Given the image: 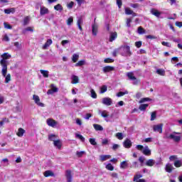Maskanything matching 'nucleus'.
<instances>
[{
	"label": "nucleus",
	"instance_id": "nucleus-12",
	"mask_svg": "<svg viewBox=\"0 0 182 182\" xmlns=\"http://www.w3.org/2000/svg\"><path fill=\"white\" fill-rule=\"evenodd\" d=\"M65 177L67 178V182H72V171L70 170H67L65 171Z\"/></svg>",
	"mask_w": 182,
	"mask_h": 182
},
{
	"label": "nucleus",
	"instance_id": "nucleus-18",
	"mask_svg": "<svg viewBox=\"0 0 182 182\" xmlns=\"http://www.w3.org/2000/svg\"><path fill=\"white\" fill-rule=\"evenodd\" d=\"M53 43V41H52V39H48L46 43L43 46V49H48Z\"/></svg>",
	"mask_w": 182,
	"mask_h": 182
},
{
	"label": "nucleus",
	"instance_id": "nucleus-10",
	"mask_svg": "<svg viewBox=\"0 0 182 182\" xmlns=\"http://www.w3.org/2000/svg\"><path fill=\"white\" fill-rule=\"evenodd\" d=\"M48 14H49V9L43 6H41L40 8V14L41 16H43V15H48Z\"/></svg>",
	"mask_w": 182,
	"mask_h": 182
},
{
	"label": "nucleus",
	"instance_id": "nucleus-11",
	"mask_svg": "<svg viewBox=\"0 0 182 182\" xmlns=\"http://www.w3.org/2000/svg\"><path fill=\"white\" fill-rule=\"evenodd\" d=\"M102 70H103L104 73H109V72H113V70H114V67L107 65V66L104 67L102 68Z\"/></svg>",
	"mask_w": 182,
	"mask_h": 182
},
{
	"label": "nucleus",
	"instance_id": "nucleus-24",
	"mask_svg": "<svg viewBox=\"0 0 182 182\" xmlns=\"http://www.w3.org/2000/svg\"><path fill=\"white\" fill-rule=\"evenodd\" d=\"M112 156L110 155H101L100 156V161H106V160H109Z\"/></svg>",
	"mask_w": 182,
	"mask_h": 182
},
{
	"label": "nucleus",
	"instance_id": "nucleus-46",
	"mask_svg": "<svg viewBox=\"0 0 182 182\" xmlns=\"http://www.w3.org/2000/svg\"><path fill=\"white\" fill-rule=\"evenodd\" d=\"M156 117H157V114H156V112H153L151 114V122L156 120Z\"/></svg>",
	"mask_w": 182,
	"mask_h": 182
},
{
	"label": "nucleus",
	"instance_id": "nucleus-22",
	"mask_svg": "<svg viewBox=\"0 0 182 182\" xmlns=\"http://www.w3.org/2000/svg\"><path fill=\"white\" fill-rule=\"evenodd\" d=\"M82 23H83V18L82 17H79L77 21V25L80 31H82V26H80Z\"/></svg>",
	"mask_w": 182,
	"mask_h": 182
},
{
	"label": "nucleus",
	"instance_id": "nucleus-20",
	"mask_svg": "<svg viewBox=\"0 0 182 182\" xmlns=\"http://www.w3.org/2000/svg\"><path fill=\"white\" fill-rule=\"evenodd\" d=\"M71 80H72L71 83L73 85H76V83L79 82V77H77V75H73L71 76Z\"/></svg>",
	"mask_w": 182,
	"mask_h": 182
},
{
	"label": "nucleus",
	"instance_id": "nucleus-16",
	"mask_svg": "<svg viewBox=\"0 0 182 182\" xmlns=\"http://www.w3.org/2000/svg\"><path fill=\"white\" fill-rule=\"evenodd\" d=\"M132 141L129 139H127L123 143L124 147H125V149H130V147H132Z\"/></svg>",
	"mask_w": 182,
	"mask_h": 182
},
{
	"label": "nucleus",
	"instance_id": "nucleus-19",
	"mask_svg": "<svg viewBox=\"0 0 182 182\" xmlns=\"http://www.w3.org/2000/svg\"><path fill=\"white\" fill-rule=\"evenodd\" d=\"M53 144L55 147H57V149H58L59 150L62 149V141L60 139L54 141Z\"/></svg>",
	"mask_w": 182,
	"mask_h": 182
},
{
	"label": "nucleus",
	"instance_id": "nucleus-43",
	"mask_svg": "<svg viewBox=\"0 0 182 182\" xmlns=\"http://www.w3.org/2000/svg\"><path fill=\"white\" fill-rule=\"evenodd\" d=\"M76 139H79L81 141H85V137L83 136L80 135V134L76 133L75 134Z\"/></svg>",
	"mask_w": 182,
	"mask_h": 182
},
{
	"label": "nucleus",
	"instance_id": "nucleus-51",
	"mask_svg": "<svg viewBox=\"0 0 182 182\" xmlns=\"http://www.w3.org/2000/svg\"><path fill=\"white\" fill-rule=\"evenodd\" d=\"M116 136L117 137V139H119V140H123V134L121 132H118L116 134Z\"/></svg>",
	"mask_w": 182,
	"mask_h": 182
},
{
	"label": "nucleus",
	"instance_id": "nucleus-41",
	"mask_svg": "<svg viewBox=\"0 0 182 182\" xmlns=\"http://www.w3.org/2000/svg\"><path fill=\"white\" fill-rule=\"evenodd\" d=\"M129 166L127 161H124L120 164V168H125Z\"/></svg>",
	"mask_w": 182,
	"mask_h": 182
},
{
	"label": "nucleus",
	"instance_id": "nucleus-2",
	"mask_svg": "<svg viewBox=\"0 0 182 182\" xmlns=\"http://www.w3.org/2000/svg\"><path fill=\"white\" fill-rule=\"evenodd\" d=\"M178 134H180V133L173 132L168 136V139H171V140H173V141L178 143V141L181 140V136H178Z\"/></svg>",
	"mask_w": 182,
	"mask_h": 182
},
{
	"label": "nucleus",
	"instance_id": "nucleus-7",
	"mask_svg": "<svg viewBox=\"0 0 182 182\" xmlns=\"http://www.w3.org/2000/svg\"><path fill=\"white\" fill-rule=\"evenodd\" d=\"M102 105H105V106H112L113 101L111 98L106 97L102 98Z\"/></svg>",
	"mask_w": 182,
	"mask_h": 182
},
{
	"label": "nucleus",
	"instance_id": "nucleus-61",
	"mask_svg": "<svg viewBox=\"0 0 182 182\" xmlns=\"http://www.w3.org/2000/svg\"><path fill=\"white\" fill-rule=\"evenodd\" d=\"M3 41H4L5 42H9L10 39L9 37L8 36V34H5L3 36Z\"/></svg>",
	"mask_w": 182,
	"mask_h": 182
},
{
	"label": "nucleus",
	"instance_id": "nucleus-14",
	"mask_svg": "<svg viewBox=\"0 0 182 182\" xmlns=\"http://www.w3.org/2000/svg\"><path fill=\"white\" fill-rule=\"evenodd\" d=\"M142 153L144 156H151V150L147 146L144 147Z\"/></svg>",
	"mask_w": 182,
	"mask_h": 182
},
{
	"label": "nucleus",
	"instance_id": "nucleus-17",
	"mask_svg": "<svg viewBox=\"0 0 182 182\" xmlns=\"http://www.w3.org/2000/svg\"><path fill=\"white\" fill-rule=\"evenodd\" d=\"M154 164H156V161H154V159H148L145 162V166H147L148 167H153Z\"/></svg>",
	"mask_w": 182,
	"mask_h": 182
},
{
	"label": "nucleus",
	"instance_id": "nucleus-26",
	"mask_svg": "<svg viewBox=\"0 0 182 182\" xmlns=\"http://www.w3.org/2000/svg\"><path fill=\"white\" fill-rule=\"evenodd\" d=\"M99 113L101 114L102 117H109V112L107 110L99 111Z\"/></svg>",
	"mask_w": 182,
	"mask_h": 182
},
{
	"label": "nucleus",
	"instance_id": "nucleus-39",
	"mask_svg": "<svg viewBox=\"0 0 182 182\" xmlns=\"http://www.w3.org/2000/svg\"><path fill=\"white\" fill-rule=\"evenodd\" d=\"M72 60L74 63H76V61L79 60V54H73Z\"/></svg>",
	"mask_w": 182,
	"mask_h": 182
},
{
	"label": "nucleus",
	"instance_id": "nucleus-49",
	"mask_svg": "<svg viewBox=\"0 0 182 182\" xmlns=\"http://www.w3.org/2000/svg\"><path fill=\"white\" fill-rule=\"evenodd\" d=\"M125 14H126V15H132V14H133V11L131 10L130 9H129V8H126L125 9Z\"/></svg>",
	"mask_w": 182,
	"mask_h": 182
},
{
	"label": "nucleus",
	"instance_id": "nucleus-48",
	"mask_svg": "<svg viewBox=\"0 0 182 182\" xmlns=\"http://www.w3.org/2000/svg\"><path fill=\"white\" fill-rule=\"evenodd\" d=\"M4 26L5 29H12V26H11V24L6 23V22L4 23Z\"/></svg>",
	"mask_w": 182,
	"mask_h": 182
},
{
	"label": "nucleus",
	"instance_id": "nucleus-6",
	"mask_svg": "<svg viewBox=\"0 0 182 182\" xmlns=\"http://www.w3.org/2000/svg\"><path fill=\"white\" fill-rule=\"evenodd\" d=\"M46 123L48 124V126H49L50 127H56V126H58V122L55 121V119H48L46 120Z\"/></svg>",
	"mask_w": 182,
	"mask_h": 182
},
{
	"label": "nucleus",
	"instance_id": "nucleus-53",
	"mask_svg": "<svg viewBox=\"0 0 182 182\" xmlns=\"http://www.w3.org/2000/svg\"><path fill=\"white\" fill-rule=\"evenodd\" d=\"M161 44L163 45V46H166V48H171V44L168 42L163 41Z\"/></svg>",
	"mask_w": 182,
	"mask_h": 182
},
{
	"label": "nucleus",
	"instance_id": "nucleus-58",
	"mask_svg": "<svg viewBox=\"0 0 182 182\" xmlns=\"http://www.w3.org/2000/svg\"><path fill=\"white\" fill-rule=\"evenodd\" d=\"M175 167H181V161H176L174 162Z\"/></svg>",
	"mask_w": 182,
	"mask_h": 182
},
{
	"label": "nucleus",
	"instance_id": "nucleus-25",
	"mask_svg": "<svg viewBox=\"0 0 182 182\" xmlns=\"http://www.w3.org/2000/svg\"><path fill=\"white\" fill-rule=\"evenodd\" d=\"M173 165L168 164L166 166L165 170L167 173H171L173 171Z\"/></svg>",
	"mask_w": 182,
	"mask_h": 182
},
{
	"label": "nucleus",
	"instance_id": "nucleus-56",
	"mask_svg": "<svg viewBox=\"0 0 182 182\" xmlns=\"http://www.w3.org/2000/svg\"><path fill=\"white\" fill-rule=\"evenodd\" d=\"M105 63H112V62H114V60L111 58H105L104 60Z\"/></svg>",
	"mask_w": 182,
	"mask_h": 182
},
{
	"label": "nucleus",
	"instance_id": "nucleus-36",
	"mask_svg": "<svg viewBox=\"0 0 182 182\" xmlns=\"http://www.w3.org/2000/svg\"><path fill=\"white\" fill-rule=\"evenodd\" d=\"M105 168L109 171H113L114 170V166H112V164H108L106 165Z\"/></svg>",
	"mask_w": 182,
	"mask_h": 182
},
{
	"label": "nucleus",
	"instance_id": "nucleus-33",
	"mask_svg": "<svg viewBox=\"0 0 182 182\" xmlns=\"http://www.w3.org/2000/svg\"><path fill=\"white\" fill-rule=\"evenodd\" d=\"M147 107H149V104H141L139 106V109L141 111H144V110H146V109H147Z\"/></svg>",
	"mask_w": 182,
	"mask_h": 182
},
{
	"label": "nucleus",
	"instance_id": "nucleus-32",
	"mask_svg": "<svg viewBox=\"0 0 182 182\" xmlns=\"http://www.w3.org/2000/svg\"><path fill=\"white\" fill-rule=\"evenodd\" d=\"M41 75H43V77H49V71L45 70H40Z\"/></svg>",
	"mask_w": 182,
	"mask_h": 182
},
{
	"label": "nucleus",
	"instance_id": "nucleus-4",
	"mask_svg": "<svg viewBox=\"0 0 182 182\" xmlns=\"http://www.w3.org/2000/svg\"><path fill=\"white\" fill-rule=\"evenodd\" d=\"M33 100H34V103H36L37 106H39L40 107H45V104L41 102V98H39L38 95H33Z\"/></svg>",
	"mask_w": 182,
	"mask_h": 182
},
{
	"label": "nucleus",
	"instance_id": "nucleus-31",
	"mask_svg": "<svg viewBox=\"0 0 182 182\" xmlns=\"http://www.w3.org/2000/svg\"><path fill=\"white\" fill-rule=\"evenodd\" d=\"M23 134H25V129L19 128L17 132V136H18V137H22Z\"/></svg>",
	"mask_w": 182,
	"mask_h": 182
},
{
	"label": "nucleus",
	"instance_id": "nucleus-59",
	"mask_svg": "<svg viewBox=\"0 0 182 182\" xmlns=\"http://www.w3.org/2000/svg\"><path fill=\"white\" fill-rule=\"evenodd\" d=\"M84 154H85V151H77L76 152V155L77 156V157H82Z\"/></svg>",
	"mask_w": 182,
	"mask_h": 182
},
{
	"label": "nucleus",
	"instance_id": "nucleus-28",
	"mask_svg": "<svg viewBox=\"0 0 182 182\" xmlns=\"http://www.w3.org/2000/svg\"><path fill=\"white\" fill-rule=\"evenodd\" d=\"M4 13L7 15H9V14H15V8L4 9Z\"/></svg>",
	"mask_w": 182,
	"mask_h": 182
},
{
	"label": "nucleus",
	"instance_id": "nucleus-29",
	"mask_svg": "<svg viewBox=\"0 0 182 182\" xmlns=\"http://www.w3.org/2000/svg\"><path fill=\"white\" fill-rule=\"evenodd\" d=\"M30 21H31V17L30 16H26L23 20V26H26V25H28V23H29Z\"/></svg>",
	"mask_w": 182,
	"mask_h": 182
},
{
	"label": "nucleus",
	"instance_id": "nucleus-15",
	"mask_svg": "<svg viewBox=\"0 0 182 182\" xmlns=\"http://www.w3.org/2000/svg\"><path fill=\"white\" fill-rule=\"evenodd\" d=\"M151 15H154L156 18H159L160 15H161V12L159 11V10L156 9H151L150 11Z\"/></svg>",
	"mask_w": 182,
	"mask_h": 182
},
{
	"label": "nucleus",
	"instance_id": "nucleus-23",
	"mask_svg": "<svg viewBox=\"0 0 182 182\" xmlns=\"http://www.w3.org/2000/svg\"><path fill=\"white\" fill-rule=\"evenodd\" d=\"M93 127L97 132H103V127H102L100 124H94Z\"/></svg>",
	"mask_w": 182,
	"mask_h": 182
},
{
	"label": "nucleus",
	"instance_id": "nucleus-3",
	"mask_svg": "<svg viewBox=\"0 0 182 182\" xmlns=\"http://www.w3.org/2000/svg\"><path fill=\"white\" fill-rule=\"evenodd\" d=\"M122 56H132V51L130 50V46H124L122 48V52L121 53Z\"/></svg>",
	"mask_w": 182,
	"mask_h": 182
},
{
	"label": "nucleus",
	"instance_id": "nucleus-35",
	"mask_svg": "<svg viewBox=\"0 0 182 182\" xmlns=\"http://www.w3.org/2000/svg\"><path fill=\"white\" fill-rule=\"evenodd\" d=\"M90 96L91 97H92V99H97V94H96V92L95 91V90L91 89L90 90Z\"/></svg>",
	"mask_w": 182,
	"mask_h": 182
},
{
	"label": "nucleus",
	"instance_id": "nucleus-57",
	"mask_svg": "<svg viewBox=\"0 0 182 182\" xmlns=\"http://www.w3.org/2000/svg\"><path fill=\"white\" fill-rule=\"evenodd\" d=\"M51 90H53V92H54V93H56L57 92H58L59 89L56 87H55V85L51 84Z\"/></svg>",
	"mask_w": 182,
	"mask_h": 182
},
{
	"label": "nucleus",
	"instance_id": "nucleus-9",
	"mask_svg": "<svg viewBox=\"0 0 182 182\" xmlns=\"http://www.w3.org/2000/svg\"><path fill=\"white\" fill-rule=\"evenodd\" d=\"M127 76L129 79V80H134L133 85H137V78L135 77L134 74L133 73H127Z\"/></svg>",
	"mask_w": 182,
	"mask_h": 182
},
{
	"label": "nucleus",
	"instance_id": "nucleus-42",
	"mask_svg": "<svg viewBox=\"0 0 182 182\" xmlns=\"http://www.w3.org/2000/svg\"><path fill=\"white\" fill-rule=\"evenodd\" d=\"M124 95H129L128 91L125 92H119L117 94V97H122V96H124Z\"/></svg>",
	"mask_w": 182,
	"mask_h": 182
},
{
	"label": "nucleus",
	"instance_id": "nucleus-63",
	"mask_svg": "<svg viewBox=\"0 0 182 182\" xmlns=\"http://www.w3.org/2000/svg\"><path fill=\"white\" fill-rule=\"evenodd\" d=\"M102 146H106V144H109V139H102Z\"/></svg>",
	"mask_w": 182,
	"mask_h": 182
},
{
	"label": "nucleus",
	"instance_id": "nucleus-64",
	"mask_svg": "<svg viewBox=\"0 0 182 182\" xmlns=\"http://www.w3.org/2000/svg\"><path fill=\"white\" fill-rule=\"evenodd\" d=\"M142 96H143V94L141 92H136L135 97L136 99H140V97H141Z\"/></svg>",
	"mask_w": 182,
	"mask_h": 182
},
{
	"label": "nucleus",
	"instance_id": "nucleus-47",
	"mask_svg": "<svg viewBox=\"0 0 182 182\" xmlns=\"http://www.w3.org/2000/svg\"><path fill=\"white\" fill-rule=\"evenodd\" d=\"M89 141H90V144H92V146H96V144H97V143L96 142V139H95L90 138L89 139Z\"/></svg>",
	"mask_w": 182,
	"mask_h": 182
},
{
	"label": "nucleus",
	"instance_id": "nucleus-30",
	"mask_svg": "<svg viewBox=\"0 0 182 182\" xmlns=\"http://www.w3.org/2000/svg\"><path fill=\"white\" fill-rule=\"evenodd\" d=\"M48 140H50V141H53V143H55V141H56V135L53 134H49Z\"/></svg>",
	"mask_w": 182,
	"mask_h": 182
},
{
	"label": "nucleus",
	"instance_id": "nucleus-27",
	"mask_svg": "<svg viewBox=\"0 0 182 182\" xmlns=\"http://www.w3.org/2000/svg\"><path fill=\"white\" fill-rule=\"evenodd\" d=\"M55 176V173L52 171H46L44 172V176L45 177H53Z\"/></svg>",
	"mask_w": 182,
	"mask_h": 182
},
{
	"label": "nucleus",
	"instance_id": "nucleus-37",
	"mask_svg": "<svg viewBox=\"0 0 182 182\" xmlns=\"http://www.w3.org/2000/svg\"><path fill=\"white\" fill-rule=\"evenodd\" d=\"M106 92H107V86L106 85H102L100 87V93L103 94V93H106Z\"/></svg>",
	"mask_w": 182,
	"mask_h": 182
},
{
	"label": "nucleus",
	"instance_id": "nucleus-54",
	"mask_svg": "<svg viewBox=\"0 0 182 182\" xmlns=\"http://www.w3.org/2000/svg\"><path fill=\"white\" fill-rule=\"evenodd\" d=\"M72 23H73V17H70L68 20H67V24L68 26L72 25Z\"/></svg>",
	"mask_w": 182,
	"mask_h": 182
},
{
	"label": "nucleus",
	"instance_id": "nucleus-21",
	"mask_svg": "<svg viewBox=\"0 0 182 182\" xmlns=\"http://www.w3.org/2000/svg\"><path fill=\"white\" fill-rule=\"evenodd\" d=\"M117 38V33L114 32L111 33L109 35V42H113V41H115Z\"/></svg>",
	"mask_w": 182,
	"mask_h": 182
},
{
	"label": "nucleus",
	"instance_id": "nucleus-45",
	"mask_svg": "<svg viewBox=\"0 0 182 182\" xmlns=\"http://www.w3.org/2000/svg\"><path fill=\"white\" fill-rule=\"evenodd\" d=\"M33 29L31 27H27L26 28H25L24 30H23V33H26V32H33Z\"/></svg>",
	"mask_w": 182,
	"mask_h": 182
},
{
	"label": "nucleus",
	"instance_id": "nucleus-50",
	"mask_svg": "<svg viewBox=\"0 0 182 182\" xmlns=\"http://www.w3.org/2000/svg\"><path fill=\"white\" fill-rule=\"evenodd\" d=\"M137 32L139 35H143V33H144V28H143V27H139Z\"/></svg>",
	"mask_w": 182,
	"mask_h": 182
},
{
	"label": "nucleus",
	"instance_id": "nucleus-55",
	"mask_svg": "<svg viewBox=\"0 0 182 182\" xmlns=\"http://www.w3.org/2000/svg\"><path fill=\"white\" fill-rule=\"evenodd\" d=\"M14 46H16L17 49H22V44L19 43V42H15Z\"/></svg>",
	"mask_w": 182,
	"mask_h": 182
},
{
	"label": "nucleus",
	"instance_id": "nucleus-62",
	"mask_svg": "<svg viewBox=\"0 0 182 182\" xmlns=\"http://www.w3.org/2000/svg\"><path fill=\"white\" fill-rule=\"evenodd\" d=\"M144 156H140L139 158V161L141 163V166H143V164L144 163Z\"/></svg>",
	"mask_w": 182,
	"mask_h": 182
},
{
	"label": "nucleus",
	"instance_id": "nucleus-38",
	"mask_svg": "<svg viewBox=\"0 0 182 182\" xmlns=\"http://www.w3.org/2000/svg\"><path fill=\"white\" fill-rule=\"evenodd\" d=\"M145 102H151V99L149 97L141 98L139 103H145Z\"/></svg>",
	"mask_w": 182,
	"mask_h": 182
},
{
	"label": "nucleus",
	"instance_id": "nucleus-8",
	"mask_svg": "<svg viewBox=\"0 0 182 182\" xmlns=\"http://www.w3.org/2000/svg\"><path fill=\"white\" fill-rule=\"evenodd\" d=\"M163 124H159L153 126L154 132H157L158 133H163Z\"/></svg>",
	"mask_w": 182,
	"mask_h": 182
},
{
	"label": "nucleus",
	"instance_id": "nucleus-34",
	"mask_svg": "<svg viewBox=\"0 0 182 182\" xmlns=\"http://www.w3.org/2000/svg\"><path fill=\"white\" fill-rule=\"evenodd\" d=\"M156 73L160 75V76H164V75H166V71L164 69H158L156 70Z\"/></svg>",
	"mask_w": 182,
	"mask_h": 182
},
{
	"label": "nucleus",
	"instance_id": "nucleus-1",
	"mask_svg": "<svg viewBox=\"0 0 182 182\" xmlns=\"http://www.w3.org/2000/svg\"><path fill=\"white\" fill-rule=\"evenodd\" d=\"M0 58V65L2 67L3 73H5L6 68H8V65H9V62L8 60L12 58V55L9 53H4L1 55Z\"/></svg>",
	"mask_w": 182,
	"mask_h": 182
},
{
	"label": "nucleus",
	"instance_id": "nucleus-44",
	"mask_svg": "<svg viewBox=\"0 0 182 182\" xmlns=\"http://www.w3.org/2000/svg\"><path fill=\"white\" fill-rule=\"evenodd\" d=\"M132 21V18H127L126 25L127 28H130L132 26V24H131Z\"/></svg>",
	"mask_w": 182,
	"mask_h": 182
},
{
	"label": "nucleus",
	"instance_id": "nucleus-40",
	"mask_svg": "<svg viewBox=\"0 0 182 182\" xmlns=\"http://www.w3.org/2000/svg\"><path fill=\"white\" fill-rule=\"evenodd\" d=\"M54 9L55 11H63V7L60 5V4H58L54 6Z\"/></svg>",
	"mask_w": 182,
	"mask_h": 182
},
{
	"label": "nucleus",
	"instance_id": "nucleus-60",
	"mask_svg": "<svg viewBox=\"0 0 182 182\" xmlns=\"http://www.w3.org/2000/svg\"><path fill=\"white\" fill-rule=\"evenodd\" d=\"M83 65H85V60H80L75 64V66H83Z\"/></svg>",
	"mask_w": 182,
	"mask_h": 182
},
{
	"label": "nucleus",
	"instance_id": "nucleus-5",
	"mask_svg": "<svg viewBox=\"0 0 182 182\" xmlns=\"http://www.w3.org/2000/svg\"><path fill=\"white\" fill-rule=\"evenodd\" d=\"M8 73V68H6V71L4 73V68L1 69V75L3 77H5V83H8L11 80V74Z\"/></svg>",
	"mask_w": 182,
	"mask_h": 182
},
{
	"label": "nucleus",
	"instance_id": "nucleus-13",
	"mask_svg": "<svg viewBox=\"0 0 182 182\" xmlns=\"http://www.w3.org/2000/svg\"><path fill=\"white\" fill-rule=\"evenodd\" d=\"M98 29H99V26H97L96 23H94L92 24V30L93 36H97Z\"/></svg>",
	"mask_w": 182,
	"mask_h": 182
},
{
	"label": "nucleus",
	"instance_id": "nucleus-52",
	"mask_svg": "<svg viewBox=\"0 0 182 182\" xmlns=\"http://www.w3.org/2000/svg\"><path fill=\"white\" fill-rule=\"evenodd\" d=\"M141 177H143V176L141 174L135 175L134 177V181H137L139 180V178H141Z\"/></svg>",
	"mask_w": 182,
	"mask_h": 182
}]
</instances>
